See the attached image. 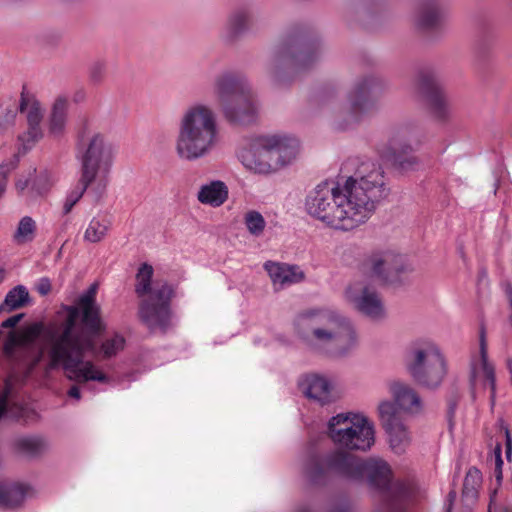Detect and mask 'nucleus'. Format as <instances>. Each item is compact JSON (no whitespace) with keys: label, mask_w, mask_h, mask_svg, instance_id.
Returning <instances> with one entry per match:
<instances>
[{"label":"nucleus","mask_w":512,"mask_h":512,"mask_svg":"<svg viewBox=\"0 0 512 512\" xmlns=\"http://www.w3.org/2000/svg\"><path fill=\"white\" fill-rule=\"evenodd\" d=\"M19 110L21 113H26L28 124V129L23 137V141L27 145L34 144L43 136V132L40 126L43 119V109L40 102L35 98L34 95L26 91L25 87H23L21 92Z\"/></svg>","instance_id":"nucleus-18"},{"label":"nucleus","mask_w":512,"mask_h":512,"mask_svg":"<svg viewBox=\"0 0 512 512\" xmlns=\"http://www.w3.org/2000/svg\"><path fill=\"white\" fill-rule=\"evenodd\" d=\"M5 277V270L0 268V283L4 280Z\"/></svg>","instance_id":"nucleus-54"},{"label":"nucleus","mask_w":512,"mask_h":512,"mask_svg":"<svg viewBox=\"0 0 512 512\" xmlns=\"http://www.w3.org/2000/svg\"><path fill=\"white\" fill-rule=\"evenodd\" d=\"M93 182V180L89 178L85 179L84 176L80 175L77 184L71 189V191L66 196V199L63 204V215H68L72 211L73 207L79 202V200L83 197L88 187Z\"/></svg>","instance_id":"nucleus-32"},{"label":"nucleus","mask_w":512,"mask_h":512,"mask_svg":"<svg viewBox=\"0 0 512 512\" xmlns=\"http://www.w3.org/2000/svg\"><path fill=\"white\" fill-rule=\"evenodd\" d=\"M276 140L270 136L259 137L255 139V147L259 149L263 162H267L270 166V173L279 169L276 161V154L273 146Z\"/></svg>","instance_id":"nucleus-33"},{"label":"nucleus","mask_w":512,"mask_h":512,"mask_svg":"<svg viewBox=\"0 0 512 512\" xmlns=\"http://www.w3.org/2000/svg\"><path fill=\"white\" fill-rule=\"evenodd\" d=\"M488 462L494 466L493 475L498 482V484L501 483L503 479L502 475V467H503V460H502V447L500 443H497L496 446L493 449V452L488 459Z\"/></svg>","instance_id":"nucleus-40"},{"label":"nucleus","mask_w":512,"mask_h":512,"mask_svg":"<svg viewBox=\"0 0 512 512\" xmlns=\"http://www.w3.org/2000/svg\"><path fill=\"white\" fill-rule=\"evenodd\" d=\"M390 390L396 404L403 411L418 413L421 410V399L415 390L409 385L395 382L391 385Z\"/></svg>","instance_id":"nucleus-23"},{"label":"nucleus","mask_w":512,"mask_h":512,"mask_svg":"<svg viewBox=\"0 0 512 512\" xmlns=\"http://www.w3.org/2000/svg\"><path fill=\"white\" fill-rule=\"evenodd\" d=\"M328 436L334 444L347 450H369L375 442L373 423L364 415L341 413L328 422Z\"/></svg>","instance_id":"nucleus-10"},{"label":"nucleus","mask_w":512,"mask_h":512,"mask_svg":"<svg viewBox=\"0 0 512 512\" xmlns=\"http://www.w3.org/2000/svg\"><path fill=\"white\" fill-rule=\"evenodd\" d=\"M483 382L484 387L490 389V400L494 405L496 384H495V369L494 366L488 361L487 346L484 331L480 334V356L479 359L471 363L470 371V386L472 394L474 395L478 382Z\"/></svg>","instance_id":"nucleus-16"},{"label":"nucleus","mask_w":512,"mask_h":512,"mask_svg":"<svg viewBox=\"0 0 512 512\" xmlns=\"http://www.w3.org/2000/svg\"><path fill=\"white\" fill-rule=\"evenodd\" d=\"M320 44L305 33L291 35L279 44L269 64V71L281 80L282 70L300 72L310 68L320 57Z\"/></svg>","instance_id":"nucleus-9"},{"label":"nucleus","mask_w":512,"mask_h":512,"mask_svg":"<svg viewBox=\"0 0 512 512\" xmlns=\"http://www.w3.org/2000/svg\"><path fill=\"white\" fill-rule=\"evenodd\" d=\"M29 301V292L26 287L18 285L11 289L0 306V311L10 312L15 309L24 307Z\"/></svg>","instance_id":"nucleus-31"},{"label":"nucleus","mask_w":512,"mask_h":512,"mask_svg":"<svg viewBox=\"0 0 512 512\" xmlns=\"http://www.w3.org/2000/svg\"><path fill=\"white\" fill-rule=\"evenodd\" d=\"M255 23V16L250 8H239L228 18L226 24L227 37L234 39L250 31Z\"/></svg>","instance_id":"nucleus-24"},{"label":"nucleus","mask_w":512,"mask_h":512,"mask_svg":"<svg viewBox=\"0 0 512 512\" xmlns=\"http://www.w3.org/2000/svg\"><path fill=\"white\" fill-rule=\"evenodd\" d=\"M229 190L221 180H213L200 187L197 200L204 205L214 208L222 206L228 199Z\"/></svg>","instance_id":"nucleus-22"},{"label":"nucleus","mask_w":512,"mask_h":512,"mask_svg":"<svg viewBox=\"0 0 512 512\" xmlns=\"http://www.w3.org/2000/svg\"><path fill=\"white\" fill-rule=\"evenodd\" d=\"M270 138L276 140L275 145L273 146L274 152L276 154V161L278 163V167H283L286 164H289L297 155L299 149V142L294 137L281 136V135H272Z\"/></svg>","instance_id":"nucleus-25"},{"label":"nucleus","mask_w":512,"mask_h":512,"mask_svg":"<svg viewBox=\"0 0 512 512\" xmlns=\"http://www.w3.org/2000/svg\"><path fill=\"white\" fill-rule=\"evenodd\" d=\"M303 475L313 486H324L332 476L351 480L366 478L378 493L377 512H411L415 497L413 485L392 482L389 465L378 459L363 460L341 450L310 454L303 464Z\"/></svg>","instance_id":"nucleus-3"},{"label":"nucleus","mask_w":512,"mask_h":512,"mask_svg":"<svg viewBox=\"0 0 512 512\" xmlns=\"http://www.w3.org/2000/svg\"><path fill=\"white\" fill-rule=\"evenodd\" d=\"M53 185V180L48 172H42L33 181L31 192L35 196H44Z\"/></svg>","instance_id":"nucleus-39"},{"label":"nucleus","mask_w":512,"mask_h":512,"mask_svg":"<svg viewBox=\"0 0 512 512\" xmlns=\"http://www.w3.org/2000/svg\"><path fill=\"white\" fill-rule=\"evenodd\" d=\"M215 92L225 118L233 124L247 125L255 121L257 106L245 78L237 73L220 75Z\"/></svg>","instance_id":"nucleus-7"},{"label":"nucleus","mask_w":512,"mask_h":512,"mask_svg":"<svg viewBox=\"0 0 512 512\" xmlns=\"http://www.w3.org/2000/svg\"><path fill=\"white\" fill-rule=\"evenodd\" d=\"M244 223L249 233L255 237L260 236L266 227L264 217L258 211H248L244 216Z\"/></svg>","instance_id":"nucleus-37"},{"label":"nucleus","mask_w":512,"mask_h":512,"mask_svg":"<svg viewBox=\"0 0 512 512\" xmlns=\"http://www.w3.org/2000/svg\"><path fill=\"white\" fill-rule=\"evenodd\" d=\"M76 158L80 162V175L96 180L98 173L108 171L114 158L112 144L101 132L94 130L88 121L77 132Z\"/></svg>","instance_id":"nucleus-8"},{"label":"nucleus","mask_w":512,"mask_h":512,"mask_svg":"<svg viewBox=\"0 0 512 512\" xmlns=\"http://www.w3.org/2000/svg\"><path fill=\"white\" fill-rule=\"evenodd\" d=\"M412 378L421 386L437 388L447 374V364L439 348L430 341L416 344L407 362Z\"/></svg>","instance_id":"nucleus-11"},{"label":"nucleus","mask_w":512,"mask_h":512,"mask_svg":"<svg viewBox=\"0 0 512 512\" xmlns=\"http://www.w3.org/2000/svg\"><path fill=\"white\" fill-rule=\"evenodd\" d=\"M15 187L19 193L24 192V190L28 187V180H18L15 184Z\"/></svg>","instance_id":"nucleus-50"},{"label":"nucleus","mask_w":512,"mask_h":512,"mask_svg":"<svg viewBox=\"0 0 512 512\" xmlns=\"http://www.w3.org/2000/svg\"><path fill=\"white\" fill-rule=\"evenodd\" d=\"M295 512H312L307 505H302L296 509Z\"/></svg>","instance_id":"nucleus-53"},{"label":"nucleus","mask_w":512,"mask_h":512,"mask_svg":"<svg viewBox=\"0 0 512 512\" xmlns=\"http://www.w3.org/2000/svg\"><path fill=\"white\" fill-rule=\"evenodd\" d=\"M362 268L371 280L379 283H393L400 272L409 270L404 257L392 252L371 255L364 261Z\"/></svg>","instance_id":"nucleus-14"},{"label":"nucleus","mask_w":512,"mask_h":512,"mask_svg":"<svg viewBox=\"0 0 512 512\" xmlns=\"http://www.w3.org/2000/svg\"><path fill=\"white\" fill-rule=\"evenodd\" d=\"M389 435L390 446L397 453H403L409 446L411 438L404 421L397 422L384 428Z\"/></svg>","instance_id":"nucleus-30"},{"label":"nucleus","mask_w":512,"mask_h":512,"mask_svg":"<svg viewBox=\"0 0 512 512\" xmlns=\"http://www.w3.org/2000/svg\"><path fill=\"white\" fill-rule=\"evenodd\" d=\"M51 290V284L49 282L48 279H42L40 281V283L38 284L37 286V291L41 294V295H46L50 292Z\"/></svg>","instance_id":"nucleus-47"},{"label":"nucleus","mask_w":512,"mask_h":512,"mask_svg":"<svg viewBox=\"0 0 512 512\" xmlns=\"http://www.w3.org/2000/svg\"><path fill=\"white\" fill-rule=\"evenodd\" d=\"M17 109L13 103L5 101L0 102V125L13 123L16 117Z\"/></svg>","instance_id":"nucleus-41"},{"label":"nucleus","mask_w":512,"mask_h":512,"mask_svg":"<svg viewBox=\"0 0 512 512\" xmlns=\"http://www.w3.org/2000/svg\"><path fill=\"white\" fill-rule=\"evenodd\" d=\"M97 292L98 285L93 283L75 305L67 306V316L59 329L46 328L38 321L11 331L3 345L6 358L25 368L27 373L45 361L46 372L61 368L76 383H107L109 377L84 358L87 354L111 358L124 348L125 339L115 334L97 348L95 337L104 330L101 308L96 303Z\"/></svg>","instance_id":"nucleus-1"},{"label":"nucleus","mask_w":512,"mask_h":512,"mask_svg":"<svg viewBox=\"0 0 512 512\" xmlns=\"http://www.w3.org/2000/svg\"><path fill=\"white\" fill-rule=\"evenodd\" d=\"M106 73V65L104 62L97 61L90 68V77L95 82H101Z\"/></svg>","instance_id":"nucleus-43"},{"label":"nucleus","mask_w":512,"mask_h":512,"mask_svg":"<svg viewBox=\"0 0 512 512\" xmlns=\"http://www.w3.org/2000/svg\"><path fill=\"white\" fill-rule=\"evenodd\" d=\"M378 411L384 428L402 421L396 410L395 405L390 401L381 402L379 404Z\"/></svg>","instance_id":"nucleus-38"},{"label":"nucleus","mask_w":512,"mask_h":512,"mask_svg":"<svg viewBox=\"0 0 512 512\" xmlns=\"http://www.w3.org/2000/svg\"><path fill=\"white\" fill-rule=\"evenodd\" d=\"M425 139L424 130L414 122L402 123L391 130L389 149L394 163L402 170L413 169L418 159L412 154Z\"/></svg>","instance_id":"nucleus-12"},{"label":"nucleus","mask_w":512,"mask_h":512,"mask_svg":"<svg viewBox=\"0 0 512 512\" xmlns=\"http://www.w3.org/2000/svg\"><path fill=\"white\" fill-rule=\"evenodd\" d=\"M303 393L321 405L332 401V387L330 382L319 375H307L300 383Z\"/></svg>","instance_id":"nucleus-19"},{"label":"nucleus","mask_w":512,"mask_h":512,"mask_svg":"<svg viewBox=\"0 0 512 512\" xmlns=\"http://www.w3.org/2000/svg\"><path fill=\"white\" fill-rule=\"evenodd\" d=\"M36 232V222L30 216H24L18 223L14 233V240L18 244H24L33 240Z\"/></svg>","instance_id":"nucleus-36"},{"label":"nucleus","mask_w":512,"mask_h":512,"mask_svg":"<svg viewBox=\"0 0 512 512\" xmlns=\"http://www.w3.org/2000/svg\"><path fill=\"white\" fill-rule=\"evenodd\" d=\"M154 269L142 263L135 276V293L143 298L139 303V317L151 330L165 331L171 320V301L174 288L166 280H154Z\"/></svg>","instance_id":"nucleus-5"},{"label":"nucleus","mask_w":512,"mask_h":512,"mask_svg":"<svg viewBox=\"0 0 512 512\" xmlns=\"http://www.w3.org/2000/svg\"><path fill=\"white\" fill-rule=\"evenodd\" d=\"M13 446L16 453L34 459L44 453L47 443L41 436H21L14 440Z\"/></svg>","instance_id":"nucleus-26"},{"label":"nucleus","mask_w":512,"mask_h":512,"mask_svg":"<svg viewBox=\"0 0 512 512\" xmlns=\"http://www.w3.org/2000/svg\"><path fill=\"white\" fill-rule=\"evenodd\" d=\"M218 141L216 115L205 105H194L183 114L176 140L180 158L193 161L205 157Z\"/></svg>","instance_id":"nucleus-4"},{"label":"nucleus","mask_w":512,"mask_h":512,"mask_svg":"<svg viewBox=\"0 0 512 512\" xmlns=\"http://www.w3.org/2000/svg\"><path fill=\"white\" fill-rule=\"evenodd\" d=\"M382 91L381 83L374 77L358 81L348 95L349 120L356 122L369 111Z\"/></svg>","instance_id":"nucleus-15"},{"label":"nucleus","mask_w":512,"mask_h":512,"mask_svg":"<svg viewBox=\"0 0 512 512\" xmlns=\"http://www.w3.org/2000/svg\"><path fill=\"white\" fill-rule=\"evenodd\" d=\"M480 482V471L475 467L470 468L465 476L463 483L462 497L464 501L474 502L477 499V487L479 486Z\"/></svg>","instance_id":"nucleus-34"},{"label":"nucleus","mask_w":512,"mask_h":512,"mask_svg":"<svg viewBox=\"0 0 512 512\" xmlns=\"http://www.w3.org/2000/svg\"><path fill=\"white\" fill-rule=\"evenodd\" d=\"M442 20L439 0H422L416 16L417 26L425 31L435 30Z\"/></svg>","instance_id":"nucleus-21"},{"label":"nucleus","mask_w":512,"mask_h":512,"mask_svg":"<svg viewBox=\"0 0 512 512\" xmlns=\"http://www.w3.org/2000/svg\"><path fill=\"white\" fill-rule=\"evenodd\" d=\"M387 195L382 168L374 162H364L343 186L329 182L317 185L306 198V209L333 229L351 231L366 223L376 204Z\"/></svg>","instance_id":"nucleus-2"},{"label":"nucleus","mask_w":512,"mask_h":512,"mask_svg":"<svg viewBox=\"0 0 512 512\" xmlns=\"http://www.w3.org/2000/svg\"><path fill=\"white\" fill-rule=\"evenodd\" d=\"M24 314H16L9 318H7L5 321L2 322L1 327L2 328H14L23 318Z\"/></svg>","instance_id":"nucleus-46"},{"label":"nucleus","mask_w":512,"mask_h":512,"mask_svg":"<svg viewBox=\"0 0 512 512\" xmlns=\"http://www.w3.org/2000/svg\"><path fill=\"white\" fill-rule=\"evenodd\" d=\"M332 512H350V504L348 501L343 500L340 501Z\"/></svg>","instance_id":"nucleus-48"},{"label":"nucleus","mask_w":512,"mask_h":512,"mask_svg":"<svg viewBox=\"0 0 512 512\" xmlns=\"http://www.w3.org/2000/svg\"><path fill=\"white\" fill-rule=\"evenodd\" d=\"M419 88L425 95L434 117L440 121L447 120L450 114L449 104L435 75L431 72H421Z\"/></svg>","instance_id":"nucleus-17"},{"label":"nucleus","mask_w":512,"mask_h":512,"mask_svg":"<svg viewBox=\"0 0 512 512\" xmlns=\"http://www.w3.org/2000/svg\"><path fill=\"white\" fill-rule=\"evenodd\" d=\"M264 267L274 285H280V287L299 283L305 278L303 271L298 266L268 261Z\"/></svg>","instance_id":"nucleus-20"},{"label":"nucleus","mask_w":512,"mask_h":512,"mask_svg":"<svg viewBox=\"0 0 512 512\" xmlns=\"http://www.w3.org/2000/svg\"><path fill=\"white\" fill-rule=\"evenodd\" d=\"M30 490L25 484H0V505L7 508L19 506Z\"/></svg>","instance_id":"nucleus-27"},{"label":"nucleus","mask_w":512,"mask_h":512,"mask_svg":"<svg viewBox=\"0 0 512 512\" xmlns=\"http://www.w3.org/2000/svg\"><path fill=\"white\" fill-rule=\"evenodd\" d=\"M239 158L242 164L249 170L259 174L270 173V166L267 162H263L261 153L258 147H255V140H253L248 148L243 149Z\"/></svg>","instance_id":"nucleus-28"},{"label":"nucleus","mask_w":512,"mask_h":512,"mask_svg":"<svg viewBox=\"0 0 512 512\" xmlns=\"http://www.w3.org/2000/svg\"><path fill=\"white\" fill-rule=\"evenodd\" d=\"M11 384L6 381L3 390L0 393V418L7 410L8 399L11 395Z\"/></svg>","instance_id":"nucleus-44"},{"label":"nucleus","mask_w":512,"mask_h":512,"mask_svg":"<svg viewBox=\"0 0 512 512\" xmlns=\"http://www.w3.org/2000/svg\"><path fill=\"white\" fill-rule=\"evenodd\" d=\"M68 100L64 96L56 98L49 121V132L54 136L62 134L66 124Z\"/></svg>","instance_id":"nucleus-29"},{"label":"nucleus","mask_w":512,"mask_h":512,"mask_svg":"<svg viewBox=\"0 0 512 512\" xmlns=\"http://www.w3.org/2000/svg\"><path fill=\"white\" fill-rule=\"evenodd\" d=\"M506 294L508 297L509 305L512 310V285H508L506 288Z\"/></svg>","instance_id":"nucleus-52"},{"label":"nucleus","mask_w":512,"mask_h":512,"mask_svg":"<svg viewBox=\"0 0 512 512\" xmlns=\"http://www.w3.org/2000/svg\"><path fill=\"white\" fill-rule=\"evenodd\" d=\"M296 325L303 337H307L304 329H309L315 341L331 345L339 355L347 353L357 343L351 322L331 308L307 310L298 316Z\"/></svg>","instance_id":"nucleus-6"},{"label":"nucleus","mask_w":512,"mask_h":512,"mask_svg":"<svg viewBox=\"0 0 512 512\" xmlns=\"http://www.w3.org/2000/svg\"><path fill=\"white\" fill-rule=\"evenodd\" d=\"M17 160L0 165V198L5 192L9 174L16 168Z\"/></svg>","instance_id":"nucleus-42"},{"label":"nucleus","mask_w":512,"mask_h":512,"mask_svg":"<svg viewBox=\"0 0 512 512\" xmlns=\"http://www.w3.org/2000/svg\"><path fill=\"white\" fill-rule=\"evenodd\" d=\"M109 226L108 220L93 218L84 233V239L91 243L100 242L106 236Z\"/></svg>","instance_id":"nucleus-35"},{"label":"nucleus","mask_w":512,"mask_h":512,"mask_svg":"<svg viewBox=\"0 0 512 512\" xmlns=\"http://www.w3.org/2000/svg\"><path fill=\"white\" fill-rule=\"evenodd\" d=\"M346 300L360 314L379 320L385 317V306L380 294L366 280L351 283L345 291Z\"/></svg>","instance_id":"nucleus-13"},{"label":"nucleus","mask_w":512,"mask_h":512,"mask_svg":"<svg viewBox=\"0 0 512 512\" xmlns=\"http://www.w3.org/2000/svg\"><path fill=\"white\" fill-rule=\"evenodd\" d=\"M501 428L504 430L505 434V454L508 459H510L512 455V438L510 434V430L508 426H504L501 424Z\"/></svg>","instance_id":"nucleus-45"},{"label":"nucleus","mask_w":512,"mask_h":512,"mask_svg":"<svg viewBox=\"0 0 512 512\" xmlns=\"http://www.w3.org/2000/svg\"><path fill=\"white\" fill-rule=\"evenodd\" d=\"M456 498V493L454 491H451L448 494V505L445 512H451L453 501Z\"/></svg>","instance_id":"nucleus-51"},{"label":"nucleus","mask_w":512,"mask_h":512,"mask_svg":"<svg viewBox=\"0 0 512 512\" xmlns=\"http://www.w3.org/2000/svg\"><path fill=\"white\" fill-rule=\"evenodd\" d=\"M68 396L79 400L81 398L79 387L77 385L71 386V388L68 390Z\"/></svg>","instance_id":"nucleus-49"}]
</instances>
